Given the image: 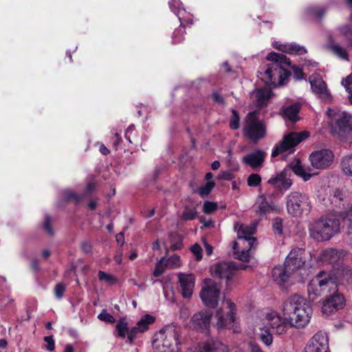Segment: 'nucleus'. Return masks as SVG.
Masks as SVG:
<instances>
[{
	"label": "nucleus",
	"mask_w": 352,
	"mask_h": 352,
	"mask_svg": "<svg viewBox=\"0 0 352 352\" xmlns=\"http://www.w3.org/2000/svg\"><path fill=\"white\" fill-rule=\"evenodd\" d=\"M254 333L266 346H270L273 342L271 329L278 334L285 331V324L282 318L276 311L258 312L253 319Z\"/></svg>",
	"instance_id": "obj_1"
},
{
	"label": "nucleus",
	"mask_w": 352,
	"mask_h": 352,
	"mask_svg": "<svg viewBox=\"0 0 352 352\" xmlns=\"http://www.w3.org/2000/svg\"><path fill=\"white\" fill-rule=\"evenodd\" d=\"M267 60L271 63L265 69L258 72L259 78L266 85L274 87L283 85L290 76V72L287 69L291 65L289 59L284 54L272 52L267 54Z\"/></svg>",
	"instance_id": "obj_2"
},
{
	"label": "nucleus",
	"mask_w": 352,
	"mask_h": 352,
	"mask_svg": "<svg viewBox=\"0 0 352 352\" xmlns=\"http://www.w3.org/2000/svg\"><path fill=\"white\" fill-rule=\"evenodd\" d=\"M283 310L289 316L292 325L303 328L309 322L313 314L310 303L298 294L291 296L285 302Z\"/></svg>",
	"instance_id": "obj_3"
},
{
	"label": "nucleus",
	"mask_w": 352,
	"mask_h": 352,
	"mask_svg": "<svg viewBox=\"0 0 352 352\" xmlns=\"http://www.w3.org/2000/svg\"><path fill=\"white\" fill-rule=\"evenodd\" d=\"M234 230L237 233L238 241L233 243L234 257L243 262H249L252 257V250L256 239L252 236L256 230V225L235 223Z\"/></svg>",
	"instance_id": "obj_4"
},
{
	"label": "nucleus",
	"mask_w": 352,
	"mask_h": 352,
	"mask_svg": "<svg viewBox=\"0 0 352 352\" xmlns=\"http://www.w3.org/2000/svg\"><path fill=\"white\" fill-rule=\"evenodd\" d=\"M340 212H335L322 217L309 226V236L316 241H329L340 232Z\"/></svg>",
	"instance_id": "obj_5"
},
{
	"label": "nucleus",
	"mask_w": 352,
	"mask_h": 352,
	"mask_svg": "<svg viewBox=\"0 0 352 352\" xmlns=\"http://www.w3.org/2000/svg\"><path fill=\"white\" fill-rule=\"evenodd\" d=\"M181 328L172 323L164 327L154 336V352H180Z\"/></svg>",
	"instance_id": "obj_6"
},
{
	"label": "nucleus",
	"mask_w": 352,
	"mask_h": 352,
	"mask_svg": "<svg viewBox=\"0 0 352 352\" xmlns=\"http://www.w3.org/2000/svg\"><path fill=\"white\" fill-rule=\"evenodd\" d=\"M336 287L337 285L331 274L321 271L307 285L309 298L311 301H315L318 298H324L328 296L331 289Z\"/></svg>",
	"instance_id": "obj_7"
},
{
	"label": "nucleus",
	"mask_w": 352,
	"mask_h": 352,
	"mask_svg": "<svg viewBox=\"0 0 352 352\" xmlns=\"http://www.w3.org/2000/svg\"><path fill=\"white\" fill-rule=\"evenodd\" d=\"M286 209L288 214L294 217L308 214L311 210V204L307 195L292 192L286 197Z\"/></svg>",
	"instance_id": "obj_8"
},
{
	"label": "nucleus",
	"mask_w": 352,
	"mask_h": 352,
	"mask_svg": "<svg viewBox=\"0 0 352 352\" xmlns=\"http://www.w3.org/2000/svg\"><path fill=\"white\" fill-rule=\"evenodd\" d=\"M258 115L257 111L250 112L245 118L243 130L244 135L254 143L264 138L266 133L265 126Z\"/></svg>",
	"instance_id": "obj_9"
},
{
	"label": "nucleus",
	"mask_w": 352,
	"mask_h": 352,
	"mask_svg": "<svg viewBox=\"0 0 352 352\" xmlns=\"http://www.w3.org/2000/svg\"><path fill=\"white\" fill-rule=\"evenodd\" d=\"M168 4L170 9L177 16L181 23L180 26L174 30L172 36L173 43H179L184 38L185 25H191L192 23V19L190 16L184 17L186 10L179 0H171Z\"/></svg>",
	"instance_id": "obj_10"
},
{
	"label": "nucleus",
	"mask_w": 352,
	"mask_h": 352,
	"mask_svg": "<svg viewBox=\"0 0 352 352\" xmlns=\"http://www.w3.org/2000/svg\"><path fill=\"white\" fill-rule=\"evenodd\" d=\"M309 132L302 131L300 133L291 132L285 135L283 140L276 145L272 152V157H275L283 152L292 149L302 140L307 138Z\"/></svg>",
	"instance_id": "obj_11"
},
{
	"label": "nucleus",
	"mask_w": 352,
	"mask_h": 352,
	"mask_svg": "<svg viewBox=\"0 0 352 352\" xmlns=\"http://www.w3.org/2000/svg\"><path fill=\"white\" fill-rule=\"evenodd\" d=\"M239 267L234 262H221L213 265L210 270L212 274L220 279H225L226 286L230 289L232 281L235 279Z\"/></svg>",
	"instance_id": "obj_12"
},
{
	"label": "nucleus",
	"mask_w": 352,
	"mask_h": 352,
	"mask_svg": "<svg viewBox=\"0 0 352 352\" xmlns=\"http://www.w3.org/2000/svg\"><path fill=\"white\" fill-rule=\"evenodd\" d=\"M199 296L206 306L214 308L217 306L219 300L220 287L214 281L209 280L202 287Z\"/></svg>",
	"instance_id": "obj_13"
},
{
	"label": "nucleus",
	"mask_w": 352,
	"mask_h": 352,
	"mask_svg": "<svg viewBox=\"0 0 352 352\" xmlns=\"http://www.w3.org/2000/svg\"><path fill=\"white\" fill-rule=\"evenodd\" d=\"M334 155L329 149H321L311 153L309 161L311 166L316 169H324L329 167L333 162Z\"/></svg>",
	"instance_id": "obj_14"
},
{
	"label": "nucleus",
	"mask_w": 352,
	"mask_h": 352,
	"mask_svg": "<svg viewBox=\"0 0 352 352\" xmlns=\"http://www.w3.org/2000/svg\"><path fill=\"white\" fill-rule=\"evenodd\" d=\"M302 352H330L325 332L318 331L308 342Z\"/></svg>",
	"instance_id": "obj_15"
},
{
	"label": "nucleus",
	"mask_w": 352,
	"mask_h": 352,
	"mask_svg": "<svg viewBox=\"0 0 352 352\" xmlns=\"http://www.w3.org/2000/svg\"><path fill=\"white\" fill-rule=\"evenodd\" d=\"M309 82L313 93L317 97L324 101L331 100V94L320 74H314L311 75L309 77Z\"/></svg>",
	"instance_id": "obj_16"
},
{
	"label": "nucleus",
	"mask_w": 352,
	"mask_h": 352,
	"mask_svg": "<svg viewBox=\"0 0 352 352\" xmlns=\"http://www.w3.org/2000/svg\"><path fill=\"white\" fill-rule=\"evenodd\" d=\"M337 289H331L323 302L322 311L323 314H330L334 311L342 309L344 305V299L342 295L336 294Z\"/></svg>",
	"instance_id": "obj_17"
},
{
	"label": "nucleus",
	"mask_w": 352,
	"mask_h": 352,
	"mask_svg": "<svg viewBox=\"0 0 352 352\" xmlns=\"http://www.w3.org/2000/svg\"><path fill=\"white\" fill-rule=\"evenodd\" d=\"M305 254L304 249L293 248L285 258V263L287 267L294 272L300 270L305 263Z\"/></svg>",
	"instance_id": "obj_18"
},
{
	"label": "nucleus",
	"mask_w": 352,
	"mask_h": 352,
	"mask_svg": "<svg viewBox=\"0 0 352 352\" xmlns=\"http://www.w3.org/2000/svg\"><path fill=\"white\" fill-rule=\"evenodd\" d=\"M212 314L206 310H203L195 314L190 319V327L196 330L201 331H208L211 320Z\"/></svg>",
	"instance_id": "obj_19"
},
{
	"label": "nucleus",
	"mask_w": 352,
	"mask_h": 352,
	"mask_svg": "<svg viewBox=\"0 0 352 352\" xmlns=\"http://www.w3.org/2000/svg\"><path fill=\"white\" fill-rule=\"evenodd\" d=\"M346 255L347 253L344 250L327 248L321 252L320 258L324 263L333 264L335 268L338 267V263L343 262Z\"/></svg>",
	"instance_id": "obj_20"
},
{
	"label": "nucleus",
	"mask_w": 352,
	"mask_h": 352,
	"mask_svg": "<svg viewBox=\"0 0 352 352\" xmlns=\"http://www.w3.org/2000/svg\"><path fill=\"white\" fill-rule=\"evenodd\" d=\"M226 305L229 308V311L227 313L226 316H224L221 314V310L217 311V314L215 318L217 319V322L215 324V326L217 329H223V328H230V326L234 322L235 316L234 313L235 305L233 302H232L230 300L226 301Z\"/></svg>",
	"instance_id": "obj_21"
},
{
	"label": "nucleus",
	"mask_w": 352,
	"mask_h": 352,
	"mask_svg": "<svg viewBox=\"0 0 352 352\" xmlns=\"http://www.w3.org/2000/svg\"><path fill=\"white\" fill-rule=\"evenodd\" d=\"M266 155V152L260 149H256L245 155L242 158L241 162L244 164L251 167L252 169L261 168L263 166Z\"/></svg>",
	"instance_id": "obj_22"
},
{
	"label": "nucleus",
	"mask_w": 352,
	"mask_h": 352,
	"mask_svg": "<svg viewBox=\"0 0 352 352\" xmlns=\"http://www.w3.org/2000/svg\"><path fill=\"white\" fill-rule=\"evenodd\" d=\"M227 346L217 340H209L188 352H227Z\"/></svg>",
	"instance_id": "obj_23"
},
{
	"label": "nucleus",
	"mask_w": 352,
	"mask_h": 352,
	"mask_svg": "<svg viewBox=\"0 0 352 352\" xmlns=\"http://www.w3.org/2000/svg\"><path fill=\"white\" fill-rule=\"evenodd\" d=\"M178 277L182 296L186 298H190L195 287L194 276L181 273L178 275Z\"/></svg>",
	"instance_id": "obj_24"
},
{
	"label": "nucleus",
	"mask_w": 352,
	"mask_h": 352,
	"mask_svg": "<svg viewBox=\"0 0 352 352\" xmlns=\"http://www.w3.org/2000/svg\"><path fill=\"white\" fill-rule=\"evenodd\" d=\"M268 184L278 190H287L291 187L292 182L287 175V170H283L274 177H272L268 180Z\"/></svg>",
	"instance_id": "obj_25"
},
{
	"label": "nucleus",
	"mask_w": 352,
	"mask_h": 352,
	"mask_svg": "<svg viewBox=\"0 0 352 352\" xmlns=\"http://www.w3.org/2000/svg\"><path fill=\"white\" fill-rule=\"evenodd\" d=\"M294 272L289 270L286 264L284 265L276 266L273 268L272 275L274 280L278 285H283L286 283L289 278L294 274Z\"/></svg>",
	"instance_id": "obj_26"
},
{
	"label": "nucleus",
	"mask_w": 352,
	"mask_h": 352,
	"mask_svg": "<svg viewBox=\"0 0 352 352\" xmlns=\"http://www.w3.org/2000/svg\"><path fill=\"white\" fill-rule=\"evenodd\" d=\"M289 168L298 176L302 177L304 181L309 180L316 173L309 166H305L299 160H296L289 164Z\"/></svg>",
	"instance_id": "obj_27"
},
{
	"label": "nucleus",
	"mask_w": 352,
	"mask_h": 352,
	"mask_svg": "<svg viewBox=\"0 0 352 352\" xmlns=\"http://www.w3.org/2000/svg\"><path fill=\"white\" fill-rule=\"evenodd\" d=\"M272 91L267 88L258 89L252 93V98L257 107L266 105L272 97Z\"/></svg>",
	"instance_id": "obj_28"
},
{
	"label": "nucleus",
	"mask_w": 352,
	"mask_h": 352,
	"mask_svg": "<svg viewBox=\"0 0 352 352\" xmlns=\"http://www.w3.org/2000/svg\"><path fill=\"white\" fill-rule=\"evenodd\" d=\"M351 118V115L345 111L338 113V118H336L335 130H338L339 133L346 132L350 128Z\"/></svg>",
	"instance_id": "obj_29"
},
{
	"label": "nucleus",
	"mask_w": 352,
	"mask_h": 352,
	"mask_svg": "<svg viewBox=\"0 0 352 352\" xmlns=\"http://www.w3.org/2000/svg\"><path fill=\"white\" fill-rule=\"evenodd\" d=\"M276 47L283 52L291 54L302 55L307 53V50L304 46H301L296 43L280 45L278 47L276 46Z\"/></svg>",
	"instance_id": "obj_30"
},
{
	"label": "nucleus",
	"mask_w": 352,
	"mask_h": 352,
	"mask_svg": "<svg viewBox=\"0 0 352 352\" xmlns=\"http://www.w3.org/2000/svg\"><path fill=\"white\" fill-rule=\"evenodd\" d=\"M300 109L299 103L296 102L282 108L283 116L285 118L295 122L298 120V113Z\"/></svg>",
	"instance_id": "obj_31"
},
{
	"label": "nucleus",
	"mask_w": 352,
	"mask_h": 352,
	"mask_svg": "<svg viewBox=\"0 0 352 352\" xmlns=\"http://www.w3.org/2000/svg\"><path fill=\"white\" fill-rule=\"evenodd\" d=\"M336 274L346 280L348 282L352 281V267L346 265L343 262L338 263V267H335Z\"/></svg>",
	"instance_id": "obj_32"
},
{
	"label": "nucleus",
	"mask_w": 352,
	"mask_h": 352,
	"mask_svg": "<svg viewBox=\"0 0 352 352\" xmlns=\"http://www.w3.org/2000/svg\"><path fill=\"white\" fill-rule=\"evenodd\" d=\"M336 31L346 39L348 46L352 47V27L349 25H340L336 28Z\"/></svg>",
	"instance_id": "obj_33"
},
{
	"label": "nucleus",
	"mask_w": 352,
	"mask_h": 352,
	"mask_svg": "<svg viewBox=\"0 0 352 352\" xmlns=\"http://www.w3.org/2000/svg\"><path fill=\"white\" fill-rule=\"evenodd\" d=\"M155 318L148 315H144L141 318V319L137 322L136 327L140 331V332L144 333L148 329V326L154 322Z\"/></svg>",
	"instance_id": "obj_34"
},
{
	"label": "nucleus",
	"mask_w": 352,
	"mask_h": 352,
	"mask_svg": "<svg viewBox=\"0 0 352 352\" xmlns=\"http://www.w3.org/2000/svg\"><path fill=\"white\" fill-rule=\"evenodd\" d=\"M129 329L127 322L124 319H120L116 326L117 336L124 338L128 336Z\"/></svg>",
	"instance_id": "obj_35"
},
{
	"label": "nucleus",
	"mask_w": 352,
	"mask_h": 352,
	"mask_svg": "<svg viewBox=\"0 0 352 352\" xmlns=\"http://www.w3.org/2000/svg\"><path fill=\"white\" fill-rule=\"evenodd\" d=\"M306 12L308 14L314 15L318 19H321L327 12V8L323 6H311L307 8Z\"/></svg>",
	"instance_id": "obj_36"
},
{
	"label": "nucleus",
	"mask_w": 352,
	"mask_h": 352,
	"mask_svg": "<svg viewBox=\"0 0 352 352\" xmlns=\"http://www.w3.org/2000/svg\"><path fill=\"white\" fill-rule=\"evenodd\" d=\"M341 167L344 175L352 177V155L346 156L342 158Z\"/></svg>",
	"instance_id": "obj_37"
},
{
	"label": "nucleus",
	"mask_w": 352,
	"mask_h": 352,
	"mask_svg": "<svg viewBox=\"0 0 352 352\" xmlns=\"http://www.w3.org/2000/svg\"><path fill=\"white\" fill-rule=\"evenodd\" d=\"M341 218L347 227L349 234H352V207L344 212H340Z\"/></svg>",
	"instance_id": "obj_38"
},
{
	"label": "nucleus",
	"mask_w": 352,
	"mask_h": 352,
	"mask_svg": "<svg viewBox=\"0 0 352 352\" xmlns=\"http://www.w3.org/2000/svg\"><path fill=\"white\" fill-rule=\"evenodd\" d=\"M61 195L65 200L72 201L75 204H78L82 199V195H77L69 189L63 190Z\"/></svg>",
	"instance_id": "obj_39"
},
{
	"label": "nucleus",
	"mask_w": 352,
	"mask_h": 352,
	"mask_svg": "<svg viewBox=\"0 0 352 352\" xmlns=\"http://www.w3.org/2000/svg\"><path fill=\"white\" fill-rule=\"evenodd\" d=\"M98 278L100 281L105 282L109 285H113L118 283V278L116 276L101 270L98 272Z\"/></svg>",
	"instance_id": "obj_40"
},
{
	"label": "nucleus",
	"mask_w": 352,
	"mask_h": 352,
	"mask_svg": "<svg viewBox=\"0 0 352 352\" xmlns=\"http://www.w3.org/2000/svg\"><path fill=\"white\" fill-rule=\"evenodd\" d=\"M169 239L173 251L180 250L182 248V239L179 235L171 233L169 235Z\"/></svg>",
	"instance_id": "obj_41"
},
{
	"label": "nucleus",
	"mask_w": 352,
	"mask_h": 352,
	"mask_svg": "<svg viewBox=\"0 0 352 352\" xmlns=\"http://www.w3.org/2000/svg\"><path fill=\"white\" fill-rule=\"evenodd\" d=\"M197 212L195 207L185 206L182 214V219L184 221H192L196 218Z\"/></svg>",
	"instance_id": "obj_42"
},
{
	"label": "nucleus",
	"mask_w": 352,
	"mask_h": 352,
	"mask_svg": "<svg viewBox=\"0 0 352 352\" xmlns=\"http://www.w3.org/2000/svg\"><path fill=\"white\" fill-rule=\"evenodd\" d=\"M214 186L215 184L213 182H208L205 185L198 188L197 192L200 197H205L210 193Z\"/></svg>",
	"instance_id": "obj_43"
},
{
	"label": "nucleus",
	"mask_w": 352,
	"mask_h": 352,
	"mask_svg": "<svg viewBox=\"0 0 352 352\" xmlns=\"http://www.w3.org/2000/svg\"><path fill=\"white\" fill-rule=\"evenodd\" d=\"M261 183V177L257 173L250 174L247 179V184L250 187H257Z\"/></svg>",
	"instance_id": "obj_44"
},
{
	"label": "nucleus",
	"mask_w": 352,
	"mask_h": 352,
	"mask_svg": "<svg viewBox=\"0 0 352 352\" xmlns=\"http://www.w3.org/2000/svg\"><path fill=\"white\" fill-rule=\"evenodd\" d=\"M331 49L333 51V52L340 58L344 60H348V53L344 48L338 45H333L331 47Z\"/></svg>",
	"instance_id": "obj_45"
},
{
	"label": "nucleus",
	"mask_w": 352,
	"mask_h": 352,
	"mask_svg": "<svg viewBox=\"0 0 352 352\" xmlns=\"http://www.w3.org/2000/svg\"><path fill=\"white\" fill-rule=\"evenodd\" d=\"M240 117L238 112L232 109V117L230 120V127L232 129L236 130L239 128Z\"/></svg>",
	"instance_id": "obj_46"
},
{
	"label": "nucleus",
	"mask_w": 352,
	"mask_h": 352,
	"mask_svg": "<svg viewBox=\"0 0 352 352\" xmlns=\"http://www.w3.org/2000/svg\"><path fill=\"white\" fill-rule=\"evenodd\" d=\"M272 210L271 205L267 202L264 199L258 204V213L260 215L265 214Z\"/></svg>",
	"instance_id": "obj_47"
},
{
	"label": "nucleus",
	"mask_w": 352,
	"mask_h": 352,
	"mask_svg": "<svg viewBox=\"0 0 352 352\" xmlns=\"http://www.w3.org/2000/svg\"><path fill=\"white\" fill-rule=\"evenodd\" d=\"M166 265L172 268H177L181 265L180 257L174 254L170 256L166 262Z\"/></svg>",
	"instance_id": "obj_48"
},
{
	"label": "nucleus",
	"mask_w": 352,
	"mask_h": 352,
	"mask_svg": "<svg viewBox=\"0 0 352 352\" xmlns=\"http://www.w3.org/2000/svg\"><path fill=\"white\" fill-rule=\"evenodd\" d=\"M272 228L274 233L277 234H282L283 233V219L280 217H276L273 220Z\"/></svg>",
	"instance_id": "obj_49"
},
{
	"label": "nucleus",
	"mask_w": 352,
	"mask_h": 352,
	"mask_svg": "<svg viewBox=\"0 0 352 352\" xmlns=\"http://www.w3.org/2000/svg\"><path fill=\"white\" fill-rule=\"evenodd\" d=\"M217 209V204L215 202L205 201L203 206V211L206 214H210Z\"/></svg>",
	"instance_id": "obj_50"
},
{
	"label": "nucleus",
	"mask_w": 352,
	"mask_h": 352,
	"mask_svg": "<svg viewBox=\"0 0 352 352\" xmlns=\"http://www.w3.org/2000/svg\"><path fill=\"white\" fill-rule=\"evenodd\" d=\"M65 286L60 283L56 285L54 287V295L57 299H61L63 296V294L65 292Z\"/></svg>",
	"instance_id": "obj_51"
},
{
	"label": "nucleus",
	"mask_w": 352,
	"mask_h": 352,
	"mask_svg": "<svg viewBox=\"0 0 352 352\" xmlns=\"http://www.w3.org/2000/svg\"><path fill=\"white\" fill-rule=\"evenodd\" d=\"M138 333H142V332H140L136 326L129 329L127 339L130 344L133 343V341L137 338Z\"/></svg>",
	"instance_id": "obj_52"
},
{
	"label": "nucleus",
	"mask_w": 352,
	"mask_h": 352,
	"mask_svg": "<svg viewBox=\"0 0 352 352\" xmlns=\"http://www.w3.org/2000/svg\"><path fill=\"white\" fill-rule=\"evenodd\" d=\"M44 341L46 342L45 348L49 351H53L55 348V342L52 336H45Z\"/></svg>",
	"instance_id": "obj_53"
},
{
	"label": "nucleus",
	"mask_w": 352,
	"mask_h": 352,
	"mask_svg": "<svg viewBox=\"0 0 352 352\" xmlns=\"http://www.w3.org/2000/svg\"><path fill=\"white\" fill-rule=\"evenodd\" d=\"M342 85L345 87L349 95L352 94V74L348 76L345 79L342 80Z\"/></svg>",
	"instance_id": "obj_54"
},
{
	"label": "nucleus",
	"mask_w": 352,
	"mask_h": 352,
	"mask_svg": "<svg viewBox=\"0 0 352 352\" xmlns=\"http://www.w3.org/2000/svg\"><path fill=\"white\" fill-rule=\"evenodd\" d=\"M164 259H165L164 257L162 258L159 261V262L156 264V266H155L154 272H153V275L155 277H158V276H161L164 273V267H163L162 265V263H163Z\"/></svg>",
	"instance_id": "obj_55"
},
{
	"label": "nucleus",
	"mask_w": 352,
	"mask_h": 352,
	"mask_svg": "<svg viewBox=\"0 0 352 352\" xmlns=\"http://www.w3.org/2000/svg\"><path fill=\"white\" fill-rule=\"evenodd\" d=\"M98 318L102 321L108 322H113L115 320L113 316L107 313L105 310H102V312L98 316Z\"/></svg>",
	"instance_id": "obj_56"
},
{
	"label": "nucleus",
	"mask_w": 352,
	"mask_h": 352,
	"mask_svg": "<svg viewBox=\"0 0 352 352\" xmlns=\"http://www.w3.org/2000/svg\"><path fill=\"white\" fill-rule=\"evenodd\" d=\"M81 250L83 252L87 254H92V244L91 242L88 241H83L81 243Z\"/></svg>",
	"instance_id": "obj_57"
},
{
	"label": "nucleus",
	"mask_w": 352,
	"mask_h": 352,
	"mask_svg": "<svg viewBox=\"0 0 352 352\" xmlns=\"http://www.w3.org/2000/svg\"><path fill=\"white\" fill-rule=\"evenodd\" d=\"M43 228L49 235L52 236L54 234V230L50 224V217L49 215L45 216Z\"/></svg>",
	"instance_id": "obj_58"
},
{
	"label": "nucleus",
	"mask_w": 352,
	"mask_h": 352,
	"mask_svg": "<svg viewBox=\"0 0 352 352\" xmlns=\"http://www.w3.org/2000/svg\"><path fill=\"white\" fill-rule=\"evenodd\" d=\"M191 252L193 253V254L196 256L197 260H200L202 258L201 255V248L199 245L197 243L194 244L191 247Z\"/></svg>",
	"instance_id": "obj_59"
},
{
	"label": "nucleus",
	"mask_w": 352,
	"mask_h": 352,
	"mask_svg": "<svg viewBox=\"0 0 352 352\" xmlns=\"http://www.w3.org/2000/svg\"><path fill=\"white\" fill-rule=\"evenodd\" d=\"M292 69H293L294 77L296 78V79L301 80L303 78L304 74H303V71L301 68L296 67V66H294V67H292Z\"/></svg>",
	"instance_id": "obj_60"
},
{
	"label": "nucleus",
	"mask_w": 352,
	"mask_h": 352,
	"mask_svg": "<svg viewBox=\"0 0 352 352\" xmlns=\"http://www.w3.org/2000/svg\"><path fill=\"white\" fill-rule=\"evenodd\" d=\"M232 177V173L229 171H221L218 175L219 179L224 180H231Z\"/></svg>",
	"instance_id": "obj_61"
},
{
	"label": "nucleus",
	"mask_w": 352,
	"mask_h": 352,
	"mask_svg": "<svg viewBox=\"0 0 352 352\" xmlns=\"http://www.w3.org/2000/svg\"><path fill=\"white\" fill-rule=\"evenodd\" d=\"M340 111H336L334 109H328L327 111V116L331 119V121H336V118H338V113Z\"/></svg>",
	"instance_id": "obj_62"
},
{
	"label": "nucleus",
	"mask_w": 352,
	"mask_h": 352,
	"mask_svg": "<svg viewBox=\"0 0 352 352\" xmlns=\"http://www.w3.org/2000/svg\"><path fill=\"white\" fill-rule=\"evenodd\" d=\"M250 352H263L260 346L255 343H250Z\"/></svg>",
	"instance_id": "obj_63"
},
{
	"label": "nucleus",
	"mask_w": 352,
	"mask_h": 352,
	"mask_svg": "<svg viewBox=\"0 0 352 352\" xmlns=\"http://www.w3.org/2000/svg\"><path fill=\"white\" fill-rule=\"evenodd\" d=\"M212 97L215 102L220 103V104L223 103V98L219 93H217V92L213 93L212 95Z\"/></svg>",
	"instance_id": "obj_64"
}]
</instances>
